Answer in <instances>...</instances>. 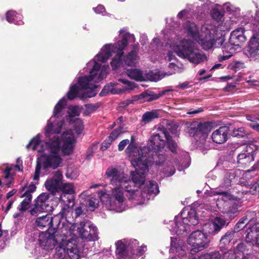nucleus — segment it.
<instances>
[{"instance_id":"f257e3e1","label":"nucleus","mask_w":259,"mask_h":259,"mask_svg":"<svg viewBox=\"0 0 259 259\" xmlns=\"http://www.w3.org/2000/svg\"><path fill=\"white\" fill-rule=\"evenodd\" d=\"M105 176L110 179L111 184L116 186L112 189L110 205L116 212L124 210L123 192L128 193V199H135V196L141 193L138 190L140 186L144 184V180L138 175L135 171H131V180L125 177L123 172L118 170L117 168L110 166L106 169Z\"/></svg>"},{"instance_id":"f03ea898","label":"nucleus","mask_w":259,"mask_h":259,"mask_svg":"<svg viewBox=\"0 0 259 259\" xmlns=\"http://www.w3.org/2000/svg\"><path fill=\"white\" fill-rule=\"evenodd\" d=\"M89 72V75L78 77L77 84H71L68 92L66 94V100H73L76 97L84 100L88 98L95 97L97 92L95 90L99 87L98 85L93 84L92 82L99 83L105 78L107 74V68L105 66H101L94 59L90 61L83 69L81 74Z\"/></svg>"},{"instance_id":"7ed1b4c3","label":"nucleus","mask_w":259,"mask_h":259,"mask_svg":"<svg viewBox=\"0 0 259 259\" xmlns=\"http://www.w3.org/2000/svg\"><path fill=\"white\" fill-rule=\"evenodd\" d=\"M163 151L150 152L146 154L140 155L141 156L136 160H133V166L136 169L137 174L143 178L144 182L146 174L153 164L158 166L163 164L166 160V155Z\"/></svg>"},{"instance_id":"20e7f679","label":"nucleus","mask_w":259,"mask_h":259,"mask_svg":"<svg viewBox=\"0 0 259 259\" xmlns=\"http://www.w3.org/2000/svg\"><path fill=\"white\" fill-rule=\"evenodd\" d=\"M67 105V101L65 97L62 98L54 107L53 115L48 120L47 125L45 126V135L46 138H49L52 136L57 135L61 133L62 127L65 123L64 109Z\"/></svg>"},{"instance_id":"39448f33","label":"nucleus","mask_w":259,"mask_h":259,"mask_svg":"<svg viewBox=\"0 0 259 259\" xmlns=\"http://www.w3.org/2000/svg\"><path fill=\"white\" fill-rule=\"evenodd\" d=\"M177 55L184 59L188 60L194 64H199L207 60L206 55L201 53L192 40L183 39L177 45L176 51Z\"/></svg>"},{"instance_id":"423d86ee","label":"nucleus","mask_w":259,"mask_h":259,"mask_svg":"<svg viewBox=\"0 0 259 259\" xmlns=\"http://www.w3.org/2000/svg\"><path fill=\"white\" fill-rule=\"evenodd\" d=\"M184 213L185 210H182L179 215L175 217V225L170 230L171 231L179 236H186L192 231L193 227L199 223L195 209H191L188 211L187 217L186 218L183 217Z\"/></svg>"},{"instance_id":"0eeeda50","label":"nucleus","mask_w":259,"mask_h":259,"mask_svg":"<svg viewBox=\"0 0 259 259\" xmlns=\"http://www.w3.org/2000/svg\"><path fill=\"white\" fill-rule=\"evenodd\" d=\"M63 159L59 154H43L40 158H37L35 168L33 180L38 181L39 179L41 168L47 172L49 169H56L60 166Z\"/></svg>"},{"instance_id":"6e6552de","label":"nucleus","mask_w":259,"mask_h":259,"mask_svg":"<svg viewBox=\"0 0 259 259\" xmlns=\"http://www.w3.org/2000/svg\"><path fill=\"white\" fill-rule=\"evenodd\" d=\"M245 30L244 28L240 27L233 31L230 36L228 42H226L223 47V52L229 53L228 55L219 56L218 60L220 62L229 59L232 54L235 52L236 49L240 47L241 45L246 40L244 34Z\"/></svg>"},{"instance_id":"1a4fd4ad","label":"nucleus","mask_w":259,"mask_h":259,"mask_svg":"<svg viewBox=\"0 0 259 259\" xmlns=\"http://www.w3.org/2000/svg\"><path fill=\"white\" fill-rule=\"evenodd\" d=\"M112 53L116 54L110 62L112 70H115L120 67L122 64L123 50L120 47H115V45H113L111 47L110 44H106L101 49V51L96 55V57L99 61L105 63L111 56Z\"/></svg>"},{"instance_id":"9d476101","label":"nucleus","mask_w":259,"mask_h":259,"mask_svg":"<svg viewBox=\"0 0 259 259\" xmlns=\"http://www.w3.org/2000/svg\"><path fill=\"white\" fill-rule=\"evenodd\" d=\"M238 213L237 205H233L232 207L230 206L224 217H216L212 221L211 224H208L210 228L208 230L207 233L212 236L218 234L224 227L226 228L229 226L230 222H227V221L234 219ZM207 226L208 225H205V227Z\"/></svg>"},{"instance_id":"9b49d317","label":"nucleus","mask_w":259,"mask_h":259,"mask_svg":"<svg viewBox=\"0 0 259 259\" xmlns=\"http://www.w3.org/2000/svg\"><path fill=\"white\" fill-rule=\"evenodd\" d=\"M212 128V123L211 122H195L188 127V133L190 137L194 139L198 145L202 146L205 144Z\"/></svg>"},{"instance_id":"f8f14e48","label":"nucleus","mask_w":259,"mask_h":259,"mask_svg":"<svg viewBox=\"0 0 259 259\" xmlns=\"http://www.w3.org/2000/svg\"><path fill=\"white\" fill-rule=\"evenodd\" d=\"M203 33L205 36L201 39V41L203 45L206 44L208 49L212 47L219 48L222 46L223 47L224 45L223 43L225 40V35L218 28L206 27L205 31Z\"/></svg>"},{"instance_id":"ddd939ff","label":"nucleus","mask_w":259,"mask_h":259,"mask_svg":"<svg viewBox=\"0 0 259 259\" xmlns=\"http://www.w3.org/2000/svg\"><path fill=\"white\" fill-rule=\"evenodd\" d=\"M187 242L192 247L191 254L201 251L208 246L209 240L207 233L199 230L192 231L187 239Z\"/></svg>"},{"instance_id":"4468645a","label":"nucleus","mask_w":259,"mask_h":259,"mask_svg":"<svg viewBox=\"0 0 259 259\" xmlns=\"http://www.w3.org/2000/svg\"><path fill=\"white\" fill-rule=\"evenodd\" d=\"M77 230L82 239L95 241L99 238L98 229L90 221L80 222L78 225Z\"/></svg>"},{"instance_id":"2eb2a0df","label":"nucleus","mask_w":259,"mask_h":259,"mask_svg":"<svg viewBox=\"0 0 259 259\" xmlns=\"http://www.w3.org/2000/svg\"><path fill=\"white\" fill-rule=\"evenodd\" d=\"M159 134L152 135L148 141L146 146H144L141 151V155L147 154L150 152H158L163 150L165 146V141L162 139Z\"/></svg>"},{"instance_id":"dca6fc26","label":"nucleus","mask_w":259,"mask_h":259,"mask_svg":"<svg viewBox=\"0 0 259 259\" xmlns=\"http://www.w3.org/2000/svg\"><path fill=\"white\" fill-rule=\"evenodd\" d=\"M55 236H50L48 232L47 234L42 233L39 236L38 241L39 245L34 249V252L40 255H44L47 253V252L54 248V243H53V238Z\"/></svg>"},{"instance_id":"f3484780","label":"nucleus","mask_w":259,"mask_h":259,"mask_svg":"<svg viewBox=\"0 0 259 259\" xmlns=\"http://www.w3.org/2000/svg\"><path fill=\"white\" fill-rule=\"evenodd\" d=\"M62 145L61 151L63 156L71 155L74 151L76 140L74 134L68 132H64L62 135Z\"/></svg>"},{"instance_id":"a211bd4d","label":"nucleus","mask_w":259,"mask_h":259,"mask_svg":"<svg viewBox=\"0 0 259 259\" xmlns=\"http://www.w3.org/2000/svg\"><path fill=\"white\" fill-rule=\"evenodd\" d=\"M259 34L253 35L248 42V45L243 49V53L245 56L251 59H256L259 58Z\"/></svg>"},{"instance_id":"6ab92c4d","label":"nucleus","mask_w":259,"mask_h":259,"mask_svg":"<svg viewBox=\"0 0 259 259\" xmlns=\"http://www.w3.org/2000/svg\"><path fill=\"white\" fill-rule=\"evenodd\" d=\"M245 240L253 246L259 247V223L249 224L245 230Z\"/></svg>"},{"instance_id":"aec40b11","label":"nucleus","mask_w":259,"mask_h":259,"mask_svg":"<svg viewBox=\"0 0 259 259\" xmlns=\"http://www.w3.org/2000/svg\"><path fill=\"white\" fill-rule=\"evenodd\" d=\"M258 150V147L254 144L247 145L243 152L238 154V163L245 164L253 161Z\"/></svg>"},{"instance_id":"412c9836","label":"nucleus","mask_w":259,"mask_h":259,"mask_svg":"<svg viewBox=\"0 0 259 259\" xmlns=\"http://www.w3.org/2000/svg\"><path fill=\"white\" fill-rule=\"evenodd\" d=\"M235 237V234L231 229L227 230L220 239L219 247L220 250L224 253L229 250L230 244L234 240Z\"/></svg>"},{"instance_id":"4be33fe9","label":"nucleus","mask_w":259,"mask_h":259,"mask_svg":"<svg viewBox=\"0 0 259 259\" xmlns=\"http://www.w3.org/2000/svg\"><path fill=\"white\" fill-rule=\"evenodd\" d=\"M229 126H222L214 131L211 135L213 142L221 144L227 141L229 136Z\"/></svg>"},{"instance_id":"5701e85b","label":"nucleus","mask_w":259,"mask_h":259,"mask_svg":"<svg viewBox=\"0 0 259 259\" xmlns=\"http://www.w3.org/2000/svg\"><path fill=\"white\" fill-rule=\"evenodd\" d=\"M115 254L117 259H133L131 258V251L123 240L117 241L115 243Z\"/></svg>"},{"instance_id":"b1692460","label":"nucleus","mask_w":259,"mask_h":259,"mask_svg":"<svg viewBox=\"0 0 259 259\" xmlns=\"http://www.w3.org/2000/svg\"><path fill=\"white\" fill-rule=\"evenodd\" d=\"M183 28L188 37L195 40H201L198 28L194 22L187 21L184 23Z\"/></svg>"},{"instance_id":"393cba45","label":"nucleus","mask_w":259,"mask_h":259,"mask_svg":"<svg viewBox=\"0 0 259 259\" xmlns=\"http://www.w3.org/2000/svg\"><path fill=\"white\" fill-rule=\"evenodd\" d=\"M119 34H122V38L121 40L117 41L116 43L114 44L115 47H120L122 50H124L126 47L128 42H135L136 38L133 34H131L127 31V29H121L119 31Z\"/></svg>"},{"instance_id":"a878e982","label":"nucleus","mask_w":259,"mask_h":259,"mask_svg":"<svg viewBox=\"0 0 259 259\" xmlns=\"http://www.w3.org/2000/svg\"><path fill=\"white\" fill-rule=\"evenodd\" d=\"M244 19L246 21L245 24L250 25L252 31L255 32V34H259V10L256 11L254 17L252 12L249 11L248 15L244 16Z\"/></svg>"},{"instance_id":"bb28decb","label":"nucleus","mask_w":259,"mask_h":259,"mask_svg":"<svg viewBox=\"0 0 259 259\" xmlns=\"http://www.w3.org/2000/svg\"><path fill=\"white\" fill-rule=\"evenodd\" d=\"M169 251L176 253L179 257L186 255L185 246L182 241H177L176 238H171V244Z\"/></svg>"},{"instance_id":"cd10ccee","label":"nucleus","mask_w":259,"mask_h":259,"mask_svg":"<svg viewBox=\"0 0 259 259\" xmlns=\"http://www.w3.org/2000/svg\"><path fill=\"white\" fill-rule=\"evenodd\" d=\"M49 139L46 144L50 153L59 154L61 150V140L59 136L54 135Z\"/></svg>"},{"instance_id":"c85d7f7f","label":"nucleus","mask_w":259,"mask_h":259,"mask_svg":"<svg viewBox=\"0 0 259 259\" xmlns=\"http://www.w3.org/2000/svg\"><path fill=\"white\" fill-rule=\"evenodd\" d=\"M64 219V212L63 211H60L54 217L51 215V228L48 229L47 232H48L50 236L55 235L57 230L60 227L62 221Z\"/></svg>"},{"instance_id":"c756f323","label":"nucleus","mask_w":259,"mask_h":259,"mask_svg":"<svg viewBox=\"0 0 259 259\" xmlns=\"http://www.w3.org/2000/svg\"><path fill=\"white\" fill-rule=\"evenodd\" d=\"M117 84L116 82H110L106 84L103 89L99 93L100 97H105L107 96L109 93L112 95H117L121 94L123 92L124 89H117L115 87Z\"/></svg>"},{"instance_id":"7c9ffc66","label":"nucleus","mask_w":259,"mask_h":259,"mask_svg":"<svg viewBox=\"0 0 259 259\" xmlns=\"http://www.w3.org/2000/svg\"><path fill=\"white\" fill-rule=\"evenodd\" d=\"M159 193V187L156 182L151 180L149 182V184L145 188V190L143 193H141L143 197H146L148 199H150L151 195L154 196L157 195Z\"/></svg>"},{"instance_id":"2f4dec72","label":"nucleus","mask_w":259,"mask_h":259,"mask_svg":"<svg viewBox=\"0 0 259 259\" xmlns=\"http://www.w3.org/2000/svg\"><path fill=\"white\" fill-rule=\"evenodd\" d=\"M162 134L163 135L167 143V148L173 153H177V149L178 148V144L177 142L172 139L167 129L163 127L161 130Z\"/></svg>"},{"instance_id":"473e14b6","label":"nucleus","mask_w":259,"mask_h":259,"mask_svg":"<svg viewBox=\"0 0 259 259\" xmlns=\"http://www.w3.org/2000/svg\"><path fill=\"white\" fill-rule=\"evenodd\" d=\"M22 19V15L15 11H8L6 13V20L9 23L19 25H22L24 24Z\"/></svg>"},{"instance_id":"72a5a7b5","label":"nucleus","mask_w":259,"mask_h":259,"mask_svg":"<svg viewBox=\"0 0 259 259\" xmlns=\"http://www.w3.org/2000/svg\"><path fill=\"white\" fill-rule=\"evenodd\" d=\"M51 214L48 213L45 215L37 217L35 221V224L40 229H43L48 227V229L51 228Z\"/></svg>"},{"instance_id":"f704fd0d","label":"nucleus","mask_w":259,"mask_h":259,"mask_svg":"<svg viewBox=\"0 0 259 259\" xmlns=\"http://www.w3.org/2000/svg\"><path fill=\"white\" fill-rule=\"evenodd\" d=\"M143 149V147L138 148L136 143H130L126 149V152L130 156H133L131 160V163L133 166L132 161L133 160H136L139 157L141 156V151Z\"/></svg>"},{"instance_id":"c9c22d12","label":"nucleus","mask_w":259,"mask_h":259,"mask_svg":"<svg viewBox=\"0 0 259 259\" xmlns=\"http://www.w3.org/2000/svg\"><path fill=\"white\" fill-rule=\"evenodd\" d=\"M54 258L55 259H70L67 255V246L63 243H60L57 246Z\"/></svg>"},{"instance_id":"e433bc0d","label":"nucleus","mask_w":259,"mask_h":259,"mask_svg":"<svg viewBox=\"0 0 259 259\" xmlns=\"http://www.w3.org/2000/svg\"><path fill=\"white\" fill-rule=\"evenodd\" d=\"M62 185L63 183L53 178L47 180L45 184L46 188L52 193L57 192L62 187Z\"/></svg>"},{"instance_id":"4c0bfd02","label":"nucleus","mask_w":259,"mask_h":259,"mask_svg":"<svg viewBox=\"0 0 259 259\" xmlns=\"http://www.w3.org/2000/svg\"><path fill=\"white\" fill-rule=\"evenodd\" d=\"M229 136L235 137L238 139L247 137L248 132L244 127H230L229 126Z\"/></svg>"},{"instance_id":"58836bf2","label":"nucleus","mask_w":259,"mask_h":259,"mask_svg":"<svg viewBox=\"0 0 259 259\" xmlns=\"http://www.w3.org/2000/svg\"><path fill=\"white\" fill-rule=\"evenodd\" d=\"M169 91L170 90H164L161 92H159L158 93L156 94L153 91L147 90L144 92V98L146 99L145 101L150 102L156 100Z\"/></svg>"},{"instance_id":"ea45409f","label":"nucleus","mask_w":259,"mask_h":259,"mask_svg":"<svg viewBox=\"0 0 259 259\" xmlns=\"http://www.w3.org/2000/svg\"><path fill=\"white\" fill-rule=\"evenodd\" d=\"M126 73L129 77L136 81H143L145 80L143 72L140 69L136 68L127 69Z\"/></svg>"},{"instance_id":"a19ab883","label":"nucleus","mask_w":259,"mask_h":259,"mask_svg":"<svg viewBox=\"0 0 259 259\" xmlns=\"http://www.w3.org/2000/svg\"><path fill=\"white\" fill-rule=\"evenodd\" d=\"M40 134H38L36 135V137L33 138L29 143L26 145V148L27 149L32 148L33 150H37L38 152H43L44 151V149L43 148H41L40 149H38V147L39 146L40 143Z\"/></svg>"},{"instance_id":"79ce46f5","label":"nucleus","mask_w":259,"mask_h":259,"mask_svg":"<svg viewBox=\"0 0 259 259\" xmlns=\"http://www.w3.org/2000/svg\"><path fill=\"white\" fill-rule=\"evenodd\" d=\"M73 123L72 131L74 132L77 136H80L84 130L83 121L80 118H77L71 122Z\"/></svg>"},{"instance_id":"37998d69","label":"nucleus","mask_w":259,"mask_h":259,"mask_svg":"<svg viewBox=\"0 0 259 259\" xmlns=\"http://www.w3.org/2000/svg\"><path fill=\"white\" fill-rule=\"evenodd\" d=\"M47 205H42L38 202H34L32 207L29 210V212L31 215L36 216L38 214L47 211Z\"/></svg>"},{"instance_id":"c03bdc74","label":"nucleus","mask_w":259,"mask_h":259,"mask_svg":"<svg viewBox=\"0 0 259 259\" xmlns=\"http://www.w3.org/2000/svg\"><path fill=\"white\" fill-rule=\"evenodd\" d=\"M80 115V111L78 106L70 105L68 108L67 114L66 115L67 119L69 120V123L72 121V118Z\"/></svg>"},{"instance_id":"a18cd8bd","label":"nucleus","mask_w":259,"mask_h":259,"mask_svg":"<svg viewBox=\"0 0 259 259\" xmlns=\"http://www.w3.org/2000/svg\"><path fill=\"white\" fill-rule=\"evenodd\" d=\"M159 117V113L157 110H152L150 111L145 112L142 116V120L145 123H149L153 119L158 118Z\"/></svg>"},{"instance_id":"49530a36","label":"nucleus","mask_w":259,"mask_h":259,"mask_svg":"<svg viewBox=\"0 0 259 259\" xmlns=\"http://www.w3.org/2000/svg\"><path fill=\"white\" fill-rule=\"evenodd\" d=\"M237 176L236 171L234 169H228L226 171L224 178V183L225 186L229 187L232 184V180H234Z\"/></svg>"},{"instance_id":"de8ad7c7","label":"nucleus","mask_w":259,"mask_h":259,"mask_svg":"<svg viewBox=\"0 0 259 259\" xmlns=\"http://www.w3.org/2000/svg\"><path fill=\"white\" fill-rule=\"evenodd\" d=\"M67 255L70 259H78L80 256V251L77 247V245H74L70 247L69 244H67Z\"/></svg>"},{"instance_id":"09e8293b","label":"nucleus","mask_w":259,"mask_h":259,"mask_svg":"<svg viewBox=\"0 0 259 259\" xmlns=\"http://www.w3.org/2000/svg\"><path fill=\"white\" fill-rule=\"evenodd\" d=\"M145 80L148 79L152 81H157L161 79L163 77L165 76V74L164 73L160 75L158 72H154L153 71H150L148 73L145 74Z\"/></svg>"},{"instance_id":"8fccbe9b","label":"nucleus","mask_w":259,"mask_h":259,"mask_svg":"<svg viewBox=\"0 0 259 259\" xmlns=\"http://www.w3.org/2000/svg\"><path fill=\"white\" fill-rule=\"evenodd\" d=\"M123 241L131 251V255H135L136 249L138 247L139 242L136 239H123Z\"/></svg>"},{"instance_id":"3c124183","label":"nucleus","mask_w":259,"mask_h":259,"mask_svg":"<svg viewBox=\"0 0 259 259\" xmlns=\"http://www.w3.org/2000/svg\"><path fill=\"white\" fill-rule=\"evenodd\" d=\"M224 9L226 11V12H229L230 14H232L236 17L240 15V9L239 8H235L229 3H226L224 5Z\"/></svg>"},{"instance_id":"603ef678","label":"nucleus","mask_w":259,"mask_h":259,"mask_svg":"<svg viewBox=\"0 0 259 259\" xmlns=\"http://www.w3.org/2000/svg\"><path fill=\"white\" fill-rule=\"evenodd\" d=\"M210 15L214 21L219 22L223 18L224 13L217 8H213L210 11Z\"/></svg>"},{"instance_id":"864d4df0","label":"nucleus","mask_w":259,"mask_h":259,"mask_svg":"<svg viewBox=\"0 0 259 259\" xmlns=\"http://www.w3.org/2000/svg\"><path fill=\"white\" fill-rule=\"evenodd\" d=\"M85 107V111L84 112V115L85 116H88L91 113L94 112L96 110H97L99 107V105L98 103L96 104H86L84 105Z\"/></svg>"},{"instance_id":"5fc2aeb1","label":"nucleus","mask_w":259,"mask_h":259,"mask_svg":"<svg viewBox=\"0 0 259 259\" xmlns=\"http://www.w3.org/2000/svg\"><path fill=\"white\" fill-rule=\"evenodd\" d=\"M49 197L50 194L49 193H42L37 197L34 202H38V203L41 204L42 205H46L45 203L49 199Z\"/></svg>"},{"instance_id":"6e6d98bb","label":"nucleus","mask_w":259,"mask_h":259,"mask_svg":"<svg viewBox=\"0 0 259 259\" xmlns=\"http://www.w3.org/2000/svg\"><path fill=\"white\" fill-rule=\"evenodd\" d=\"M221 255L219 251L205 253L201 255L199 259H221Z\"/></svg>"},{"instance_id":"4d7b16f0","label":"nucleus","mask_w":259,"mask_h":259,"mask_svg":"<svg viewBox=\"0 0 259 259\" xmlns=\"http://www.w3.org/2000/svg\"><path fill=\"white\" fill-rule=\"evenodd\" d=\"M216 193L222 196V199L225 201L234 200V196L228 191H218Z\"/></svg>"},{"instance_id":"13d9d810","label":"nucleus","mask_w":259,"mask_h":259,"mask_svg":"<svg viewBox=\"0 0 259 259\" xmlns=\"http://www.w3.org/2000/svg\"><path fill=\"white\" fill-rule=\"evenodd\" d=\"M250 213L251 212H247V213L245 216L241 218L238 222L241 224H245V226H247V227H249V224H254V223L253 222V219L249 217Z\"/></svg>"},{"instance_id":"bf43d9fd","label":"nucleus","mask_w":259,"mask_h":259,"mask_svg":"<svg viewBox=\"0 0 259 259\" xmlns=\"http://www.w3.org/2000/svg\"><path fill=\"white\" fill-rule=\"evenodd\" d=\"M247 251V246L244 242L239 243L235 247L234 252L236 253H242L243 255Z\"/></svg>"},{"instance_id":"052dcab7","label":"nucleus","mask_w":259,"mask_h":259,"mask_svg":"<svg viewBox=\"0 0 259 259\" xmlns=\"http://www.w3.org/2000/svg\"><path fill=\"white\" fill-rule=\"evenodd\" d=\"M31 201L23 200L18 206V209L21 212L26 211L30 208Z\"/></svg>"},{"instance_id":"680f3d73","label":"nucleus","mask_w":259,"mask_h":259,"mask_svg":"<svg viewBox=\"0 0 259 259\" xmlns=\"http://www.w3.org/2000/svg\"><path fill=\"white\" fill-rule=\"evenodd\" d=\"M62 191L64 194H72L74 193L75 191L73 186L70 184H65L62 185Z\"/></svg>"},{"instance_id":"e2e57ef3","label":"nucleus","mask_w":259,"mask_h":259,"mask_svg":"<svg viewBox=\"0 0 259 259\" xmlns=\"http://www.w3.org/2000/svg\"><path fill=\"white\" fill-rule=\"evenodd\" d=\"M178 126L176 124H171L168 125V128L167 131L174 136L175 138L178 137L179 133L178 131Z\"/></svg>"},{"instance_id":"0e129e2a","label":"nucleus","mask_w":259,"mask_h":259,"mask_svg":"<svg viewBox=\"0 0 259 259\" xmlns=\"http://www.w3.org/2000/svg\"><path fill=\"white\" fill-rule=\"evenodd\" d=\"M176 171L174 166H167L163 168L162 173L164 177H170L172 176Z\"/></svg>"},{"instance_id":"69168bd1","label":"nucleus","mask_w":259,"mask_h":259,"mask_svg":"<svg viewBox=\"0 0 259 259\" xmlns=\"http://www.w3.org/2000/svg\"><path fill=\"white\" fill-rule=\"evenodd\" d=\"M118 81L123 84L127 85L128 89L130 90L134 89L137 87L135 83L125 78H119L118 79Z\"/></svg>"},{"instance_id":"338daca9","label":"nucleus","mask_w":259,"mask_h":259,"mask_svg":"<svg viewBox=\"0 0 259 259\" xmlns=\"http://www.w3.org/2000/svg\"><path fill=\"white\" fill-rule=\"evenodd\" d=\"M93 9L96 14H102L104 16L108 15L103 5H99L97 7L93 8Z\"/></svg>"},{"instance_id":"774afa93","label":"nucleus","mask_w":259,"mask_h":259,"mask_svg":"<svg viewBox=\"0 0 259 259\" xmlns=\"http://www.w3.org/2000/svg\"><path fill=\"white\" fill-rule=\"evenodd\" d=\"M245 227H246V228H247V226H245V224H241L237 222L236 224V225L234 226V228H231V229L232 230V231H233V232L236 235V234L237 233H238L239 231H240L241 230L244 229Z\"/></svg>"}]
</instances>
